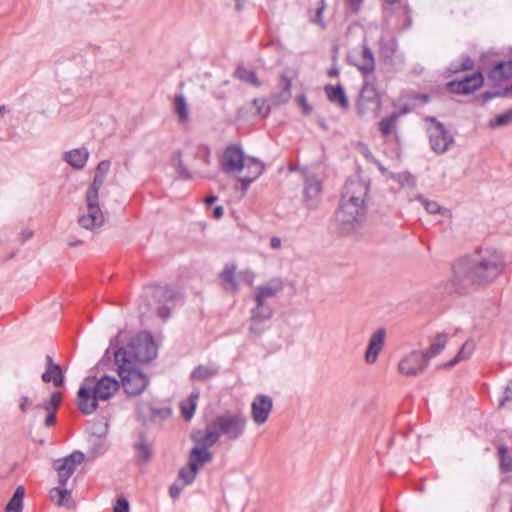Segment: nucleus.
<instances>
[{
    "instance_id": "nucleus-1",
    "label": "nucleus",
    "mask_w": 512,
    "mask_h": 512,
    "mask_svg": "<svg viewBox=\"0 0 512 512\" xmlns=\"http://www.w3.org/2000/svg\"><path fill=\"white\" fill-rule=\"evenodd\" d=\"M506 266L502 251L479 249L453 264V276L444 283V292L448 295H464L477 287L489 285L504 272Z\"/></svg>"
},
{
    "instance_id": "nucleus-2",
    "label": "nucleus",
    "mask_w": 512,
    "mask_h": 512,
    "mask_svg": "<svg viewBox=\"0 0 512 512\" xmlns=\"http://www.w3.org/2000/svg\"><path fill=\"white\" fill-rule=\"evenodd\" d=\"M120 382L109 375L100 379L86 377L77 392V404L79 410L85 414H92L98 408L99 401H107L119 389Z\"/></svg>"
},
{
    "instance_id": "nucleus-3",
    "label": "nucleus",
    "mask_w": 512,
    "mask_h": 512,
    "mask_svg": "<svg viewBox=\"0 0 512 512\" xmlns=\"http://www.w3.org/2000/svg\"><path fill=\"white\" fill-rule=\"evenodd\" d=\"M110 165L109 160L98 163L93 181L86 191L87 214L80 216L78 219L79 225L84 229L93 230L101 227L104 223V215L99 207V190L110 170Z\"/></svg>"
},
{
    "instance_id": "nucleus-4",
    "label": "nucleus",
    "mask_w": 512,
    "mask_h": 512,
    "mask_svg": "<svg viewBox=\"0 0 512 512\" xmlns=\"http://www.w3.org/2000/svg\"><path fill=\"white\" fill-rule=\"evenodd\" d=\"M157 355V348L150 333H141L132 338L125 347H119L114 353L115 363L135 365L148 363Z\"/></svg>"
},
{
    "instance_id": "nucleus-5",
    "label": "nucleus",
    "mask_w": 512,
    "mask_h": 512,
    "mask_svg": "<svg viewBox=\"0 0 512 512\" xmlns=\"http://www.w3.org/2000/svg\"><path fill=\"white\" fill-rule=\"evenodd\" d=\"M246 425L247 419L242 413L227 411L218 415L209 427L217 429L229 440H237L243 435Z\"/></svg>"
},
{
    "instance_id": "nucleus-6",
    "label": "nucleus",
    "mask_w": 512,
    "mask_h": 512,
    "mask_svg": "<svg viewBox=\"0 0 512 512\" xmlns=\"http://www.w3.org/2000/svg\"><path fill=\"white\" fill-rule=\"evenodd\" d=\"M367 210L357 205H349L339 201L335 212V219L344 233H353L359 229L366 220Z\"/></svg>"
},
{
    "instance_id": "nucleus-7",
    "label": "nucleus",
    "mask_w": 512,
    "mask_h": 512,
    "mask_svg": "<svg viewBox=\"0 0 512 512\" xmlns=\"http://www.w3.org/2000/svg\"><path fill=\"white\" fill-rule=\"evenodd\" d=\"M117 365V373L121 378V384L125 393L131 396L141 394L149 383L148 377L135 365L125 363H115Z\"/></svg>"
},
{
    "instance_id": "nucleus-8",
    "label": "nucleus",
    "mask_w": 512,
    "mask_h": 512,
    "mask_svg": "<svg viewBox=\"0 0 512 512\" xmlns=\"http://www.w3.org/2000/svg\"><path fill=\"white\" fill-rule=\"evenodd\" d=\"M426 121L431 123L427 128L431 150L438 155L446 153L455 143L453 135L435 117H427Z\"/></svg>"
},
{
    "instance_id": "nucleus-9",
    "label": "nucleus",
    "mask_w": 512,
    "mask_h": 512,
    "mask_svg": "<svg viewBox=\"0 0 512 512\" xmlns=\"http://www.w3.org/2000/svg\"><path fill=\"white\" fill-rule=\"evenodd\" d=\"M381 106L382 101L375 85L365 79L356 102L357 114L361 117L369 113L377 116Z\"/></svg>"
},
{
    "instance_id": "nucleus-10",
    "label": "nucleus",
    "mask_w": 512,
    "mask_h": 512,
    "mask_svg": "<svg viewBox=\"0 0 512 512\" xmlns=\"http://www.w3.org/2000/svg\"><path fill=\"white\" fill-rule=\"evenodd\" d=\"M369 188V183L360 178L347 179L342 188L340 201L367 210Z\"/></svg>"
},
{
    "instance_id": "nucleus-11",
    "label": "nucleus",
    "mask_w": 512,
    "mask_h": 512,
    "mask_svg": "<svg viewBox=\"0 0 512 512\" xmlns=\"http://www.w3.org/2000/svg\"><path fill=\"white\" fill-rule=\"evenodd\" d=\"M145 295L151 297L157 305V314L160 318L166 320L170 317L171 308L167 303L176 298L177 293L175 291L167 286L154 285L145 289Z\"/></svg>"
},
{
    "instance_id": "nucleus-12",
    "label": "nucleus",
    "mask_w": 512,
    "mask_h": 512,
    "mask_svg": "<svg viewBox=\"0 0 512 512\" xmlns=\"http://www.w3.org/2000/svg\"><path fill=\"white\" fill-rule=\"evenodd\" d=\"M301 173L304 182L303 202L308 209L314 210L321 201L322 183L307 169H304Z\"/></svg>"
},
{
    "instance_id": "nucleus-13",
    "label": "nucleus",
    "mask_w": 512,
    "mask_h": 512,
    "mask_svg": "<svg viewBox=\"0 0 512 512\" xmlns=\"http://www.w3.org/2000/svg\"><path fill=\"white\" fill-rule=\"evenodd\" d=\"M484 82L483 74L476 71L471 75H466L460 80H453L446 84L449 92L458 95L471 94L478 90Z\"/></svg>"
},
{
    "instance_id": "nucleus-14",
    "label": "nucleus",
    "mask_w": 512,
    "mask_h": 512,
    "mask_svg": "<svg viewBox=\"0 0 512 512\" xmlns=\"http://www.w3.org/2000/svg\"><path fill=\"white\" fill-rule=\"evenodd\" d=\"M428 366V361L422 351L413 350L404 356L398 365L399 372L407 376H417L423 373Z\"/></svg>"
},
{
    "instance_id": "nucleus-15",
    "label": "nucleus",
    "mask_w": 512,
    "mask_h": 512,
    "mask_svg": "<svg viewBox=\"0 0 512 512\" xmlns=\"http://www.w3.org/2000/svg\"><path fill=\"white\" fill-rule=\"evenodd\" d=\"M280 87L282 89V92L279 95L271 96L270 99L268 100V103L266 100L261 98H256L253 100L252 104L255 107L257 115L261 117H266L272 106H277L288 101V76L285 73L281 74Z\"/></svg>"
},
{
    "instance_id": "nucleus-16",
    "label": "nucleus",
    "mask_w": 512,
    "mask_h": 512,
    "mask_svg": "<svg viewBox=\"0 0 512 512\" xmlns=\"http://www.w3.org/2000/svg\"><path fill=\"white\" fill-rule=\"evenodd\" d=\"M222 170L225 173L241 171L244 168V155L241 147L229 145L223 152Z\"/></svg>"
},
{
    "instance_id": "nucleus-17",
    "label": "nucleus",
    "mask_w": 512,
    "mask_h": 512,
    "mask_svg": "<svg viewBox=\"0 0 512 512\" xmlns=\"http://www.w3.org/2000/svg\"><path fill=\"white\" fill-rule=\"evenodd\" d=\"M273 408L272 398L257 394L251 404L252 419L257 425L264 424Z\"/></svg>"
},
{
    "instance_id": "nucleus-18",
    "label": "nucleus",
    "mask_w": 512,
    "mask_h": 512,
    "mask_svg": "<svg viewBox=\"0 0 512 512\" xmlns=\"http://www.w3.org/2000/svg\"><path fill=\"white\" fill-rule=\"evenodd\" d=\"M386 330L384 328L377 329L370 337L368 346L365 351V361L373 364L377 361L379 353L385 345Z\"/></svg>"
},
{
    "instance_id": "nucleus-19",
    "label": "nucleus",
    "mask_w": 512,
    "mask_h": 512,
    "mask_svg": "<svg viewBox=\"0 0 512 512\" xmlns=\"http://www.w3.org/2000/svg\"><path fill=\"white\" fill-rule=\"evenodd\" d=\"M212 459L213 454L208 449L195 446L190 450L188 466L199 471L204 464L212 461Z\"/></svg>"
},
{
    "instance_id": "nucleus-20",
    "label": "nucleus",
    "mask_w": 512,
    "mask_h": 512,
    "mask_svg": "<svg viewBox=\"0 0 512 512\" xmlns=\"http://www.w3.org/2000/svg\"><path fill=\"white\" fill-rule=\"evenodd\" d=\"M219 279L226 292H237L239 290V284L236 278V266L233 264H227L222 272L219 274Z\"/></svg>"
},
{
    "instance_id": "nucleus-21",
    "label": "nucleus",
    "mask_w": 512,
    "mask_h": 512,
    "mask_svg": "<svg viewBox=\"0 0 512 512\" xmlns=\"http://www.w3.org/2000/svg\"><path fill=\"white\" fill-rule=\"evenodd\" d=\"M488 77L494 82H503L512 78V60L500 61L488 72Z\"/></svg>"
},
{
    "instance_id": "nucleus-22",
    "label": "nucleus",
    "mask_w": 512,
    "mask_h": 512,
    "mask_svg": "<svg viewBox=\"0 0 512 512\" xmlns=\"http://www.w3.org/2000/svg\"><path fill=\"white\" fill-rule=\"evenodd\" d=\"M89 157V152L86 148L73 149L64 153L63 159L76 169H82Z\"/></svg>"
},
{
    "instance_id": "nucleus-23",
    "label": "nucleus",
    "mask_w": 512,
    "mask_h": 512,
    "mask_svg": "<svg viewBox=\"0 0 512 512\" xmlns=\"http://www.w3.org/2000/svg\"><path fill=\"white\" fill-rule=\"evenodd\" d=\"M324 90L330 102L339 104V106L345 110L349 108L348 98L341 85H326Z\"/></svg>"
},
{
    "instance_id": "nucleus-24",
    "label": "nucleus",
    "mask_w": 512,
    "mask_h": 512,
    "mask_svg": "<svg viewBox=\"0 0 512 512\" xmlns=\"http://www.w3.org/2000/svg\"><path fill=\"white\" fill-rule=\"evenodd\" d=\"M281 289L282 286L279 281H272L267 285L259 286L255 289V302L261 306L267 298L275 296Z\"/></svg>"
},
{
    "instance_id": "nucleus-25",
    "label": "nucleus",
    "mask_w": 512,
    "mask_h": 512,
    "mask_svg": "<svg viewBox=\"0 0 512 512\" xmlns=\"http://www.w3.org/2000/svg\"><path fill=\"white\" fill-rule=\"evenodd\" d=\"M199 395V390H194L186 400L180 403V411L186 421L191 420L194 416Z\"/></svg>"
},
{
    "instance_id": "nucleus-26",
    "label": "nucleus",
    "mask_w": 512,
    "mask_h": 512,
    "mask_svg": "<svg viewBox=\"0 0 512 512\" xmlns=\"http://www.w3.org/2000/svg\"><path fill=\"white\" fill-rule=\"evenodd\" d=\"M218 373V366L198 365L192 370L190 374V379L193 381H206L216 376Z\"/></svg>"
},
{
    "instance_id": "nucleus-27",
    "label": "nucleus",
    "mask_w": 512,
    "mask_h": 512,
    "mask_svg": "<svg viewBox=\"0 0 512 512\" xmlns=\"http://www.w3.org/2000/svg\"><path fill=\"white\" fill-rule=\"evenodd\" d=\"M357 68L363 75L371 74L375 69L374 54L367 45H363L362 47V59L361 62L357 64Z\"/></svg>"
},
{
    "instance_id": "nucleus-28",
    "label": "nucleus",
    "mask_w": 512,
    "mask_h": 512,
    "mask_svg": "<svg viewBox=\"0 0 512 512\" xmlns=\"http://www.w3.org/2000/svg\"><path fill=\"white\" fill-rule=\"evenodd\" d=\"M174 160L176 161L175 167L179 173V176L183 180H190L193 178V174L199 175L200 177H207V175L200 168H195L193 173L189 171V169L184 165L182 161V154L180 151H177L174 154Z\"/></svg>"
},
{
    "instance_id": "nucleus-29",
    "label": "nucleus",
    "mask_w": 512,
    "mask_h": 512,
    "mask_svg": "<svg viewBox=\"0 0 512 512\" xmlns=\"http://www.w3.org/2000/svg\"><path fill=\"white\" fill-rule=\"evenodd\" d=\"M234 77L244 83L260 87L261 82L258 79L255 71L247 69L244 65H238L234 71Z\"/></svg>"
},
{
    "instance_id": "nucleus-30",
    "label": "nucleus",
    "mask_w": 512,
    "mask_h": 512,
    "mask_svg": "<svg viewBox=\"0 0 512 512\" xmlns=\"http://www.w3.org/2000/svg\"><path fill=\"white\" fill-rule=\"evenodd\" d=\"M25 488L18 486L5 506V512H22Z\"/></svg>"
},
{
    "instance_id": "nucleus-31",
    "label": "nucleus",
    "mask_w": 512,
    "mask_h": 512,
    "mask_svg": "<svg viewBox=\"0 0 512 512\" xmlns=\"http://www.w3.org/2000/svg\"><path fill=\"white\" fill-rule=\"evenodd\" d=\"M398 50V42L395 37L381 38L379 41V53L385 60L392 59Z\"/></svg>"
},
{
    "instance_id": "nucleus-32",
    "label": "nucleus",
    "mask_w": 512,
    "mask_h": 512,
    "mask_svg": "<svg viewBox=\"0 0 512 512\" xmlns=\"http://www.w3.org/2000/svg\"><path fill=\"white\" fill-rule=\"evenodd\" d=\"M446 342L447 336L444 333H440L435 337L430 347L425 352H423V355L428 362L431 358L441 353V351L445 348Z\"/></svg>"
},
{
    "instance_id": "nucleus-33",
    "label": "nucleus",
    "mask_w": 512,
    "mask_h": 512,
    "mask_svg": "<svg viewBox=\"0 0 512 512\" xmlns=\"http://www.w3.org/2000/svg\"><path fill=\"white\" fill-rule=\"evenodd\" d=\"M174 110L178 116L180 123H187L189 121V111L186 98L182 94H177L174 97Z\"/></svg>"
},
{
    "instance_id": "nucleus-34",
    "label": "nucleus",
    "mask_w": 512,
    "mask_h": 512,
    "mask_svg": "<svg viewBox=\"0 0 512 512\" xmlns=\"http://www.w3.org/2000/svg\"><path fill=\"white\" fill-rule=\"evenodd\" d=\"M137 457L142 461L150 460L152 456L151 446L143 432L139 433L138 441L135 443Z\"/></svg>"
},
{
    "instance_id": "nucleus-35",
    "label": "nucleus",
    "mask_w": 512,
    "mask_h": 512,
    "mask_svg": "<svg viewBox=\"0 0 512 512\" xmlns=\"http://www.w3.org/2000/svg\"><path fill=\"white\" fill-rule=\"evenodd\" d=\"M326 9V1L319 0L317 3V7L315 10H309V21L313 24L319 26L322 30L327 28V24L323 19V12Z\"/></svg>"
},
{
    "instance_id": "nucleus-36",
    "label": "nucleus",
    "mask_w": 512,
    "mask_h": 512,
    "mask_svg": "<svg viewBox=\"0 0 512 512\" xmlns=\"http://www.w3.org/2000/svg\"><path fill=\"white\" fill-rule=\"evenodd\" d=\"M69 464L62 462L60 459L54 462V468L58 472L59 484L66 486L67 481L74 473V467L68 466Z\"/></svg>"
},
{
    "instance_id": "nucleus-37",
    "label": "nucleus",
    "mask_w": 512,
    "mask_h": 512,
    "mask_svg": "<svg viewBox=\"0 0 512 512\" xmlns=\"http://www.w3.org/2000/svg\"><path fill=\"white\" fill-rule=\"evenodd\" d=\"M61 400H62V394L60 392H53L49 400H46L41 404H37L34 407V410L38 411V410L43 409L47 412H55L56 413L57 409L60 407Z\"/></svg>"
},
{
    "instance_id": "nucleus-38",
    "label": "nucleus",
    "mask_w": 512,
    "mask_h": 512,
    "mask_svg": "<svg viewBox=\"0 0 512 512\" xmlns=\"http://www.w3.org/2000/svg\"><path fill=\"white\" fill-rule=\"evenodd\" d=\"M252 166L254 168V175L240 177L238 180L241 183V188L243 191H246L250 184L255 181L263 172V164L256 159H252Z\"/></svg>"
},
{
    "instance_id": "nucleus-39",
    "label": "nucleus",
    "mask_w": 512,
    "mask_h": 512,
    "mask_svg": "<svg viewBox=\"0 0 512 512\" xmlns=\"http://www.w3.org/2000/svg\"><path fill=\"white\" fill-rule=\"evenodd\" d=\"M511 94H512V84L509 86H506L504 88L494 90V91H486V92L480 94L477 97V99L481 102V104H485L494 98L506 97Z\"/></svg>"
},
{
    "instance_id": "nucleus-40",
    "label": "nucleus",
    "mask_w": 512,
    "mask_h": 512,
    "mask_svg": "<svg viewBox=\"0 0 512 512\" xmlns=\"http://www.w3.org/2000/svg\"><path fill=\"white\" fill-rule=\"evenodd\" d=\"M51 499L58 506H64L67 500L71 497V491L66 488V486H61L59 484L58 487L53 488L50 491Z\"/></svg>"
},
{
    "instance_id": "nucleus-41",
    "label": "nucleus",
    "mask_w": 512,
    "mask_h": 512,
    "mask_svg": "<svg viewBox=\"0 0 512 512\" xmlns=\"http://www.w3.org/2000/svg\"><path fill=\"white\" fill-rule=\"evenodd\" d=\"M272 316V309L266 305V302L262 303L260 306L259 303H256V307L252 309L251 312V321H266L270 319Z\"/></svg>"
},
{
    "instance_id": "nucleus-42",
    "label": "nucleus",
    "mask_w": 512,
    "mask_h": 512,
    "mask_svg": "<svg viewBox=\"0 0 512 512\" xmlns=\"http://www.w3.org/2000/svg\"><path fill=\"white\" fill-rule=\"evenodd\" d=\"M219 437H220V433L218 432V430L215 428H212V429H208L206 431L205 435L201 439H198L195 437L193 439L195 442H197L201 445L200 447H205L207 449L208 447H212L213 445H215L217 443V441L219 440Z\"/></svg>"
},
{
    "instance_id": "nucleus-43",
    "label": "nucleus",
    "mask_w": 512,
    "mask_h": 512,
    "mask_svg": "<svg viewBox=\"0 0 512 512\" xmlns=\"http://www.w3.org/2000/svg\"><path fill=\"white\" fill-rule=\"evenodd\" d=\"M474 68V60L471 59L469 56H463L461 59V62H452L448 68V71L450 73H459L462 71L471 70Z\"/></svg>"
},
{
    "instance_id": "nucleus-44",
    "label": "nucleus",
    "mask_w": 512,
    "mask_h": 512,
    "mask_svg": "<svg viewBox=\"0 0 512 512\" xmlns=\"http://www.w3.org/2000/svg\"><path fill=\"white\" fill-rule=\"evenodd\" d=\"M473 350H474L473 342H469V341L465 342L462 345V347L459 350V352L457 353V355L450 362L447 363V366L448 367H453L454 365H456L460 361L469 358V356L472 354Z\"/></svg>"
},
{
    "instance_id": "nucleus-45",
    "label": "nucleus",
    "mask_w": 512,
    "mask_h": 512,
    "mask_svg": "<svg viewBox=\"0 0 512 512\" xmlns=\"http://www.w3.org/2000/svg\"><path fill=\"white\" fill-rule=\"evenodd\" d=\"M498 455L500 458V469L503 472L512 471V457L509 455L508 448L505 445L498 447Z\"/></svg>"
},
{
    "instance_id": "nucleus-46",
    "label": "nucleus",
    "mask_w": 512,
    "mask_h": 512,
    "mask_svg": "<svg viewBox=\"0 0 512 512\" xmlns=\"http://www.w3.org/2000/svg\"><path fill=\"white\" fill-rule=\"evenodd\" d=\"M397 113H392L390 116L383 118L379 123V130L383 136L391 134L393 127L398 119Z\"/></svg>"
},
{
    "instance_id": "nucleus-47",
    "label": "nucleus",
    "mask_w": 512,
    "mask_h": 512,
    "mask_svg": "<svg viewBox=\"0 0 512 512\" xmlns=\"http://www.w3.org/2000/svg\"><path fill=\"white\" fill-rule=\"evenodd\" d=\"M197 473L198 471L193 467H182L178 472V479L182 480L183 486H187L193 483Z\"/></svg>"
},
{
    "instance_id": "nucleus-48",
    "label": "nucleus",
    "mask_w": 512,
    "mask_h": 512,
    "mask_svg": "<svg viewBox=\"0 0 512 512\" xmlns=\"http://www.w3.org/2000/svg\"><path fill=\"white\" fill-rule=\"evenodd\" d=\"M419 199L423 203L426 211L430 214L438 213L445 216L450 213L448 209L441 207L436 201L427 200L422 197H420Z\"/></svg>"
},
{
    "instance_id": "nucleus-49",
    "label": "nucleus",
    "mask_w": 512,
    "mask_h": 512,
    "mask_svg": "<svg viewBox=\"0 0 512 512\" xmlns=\"http://www.w3.org/2000/svg\"><path fill=\"white\" fill-rule=\"evenodd\" d=\"M46 368L56 371L57 378H55V387H61L64 384V374L59 364L54 363L52 356L46 355Z\"/></svg>"
},
{
    "instance_id": "nucleus-50",
    "label": "nucleus",
    "mask_w": 512,
    "mask_h": 512,
    "mask_svg": "<svg viewBox=\"0 0 512 512\" xmlns=\"http://www.w3.org/2000/svg\"><path fill=\"white\" fill-rule=\"evenodd\" d=\"M510 122H512V108L502 114L497 115L490 122V125L492 127H501L509 124Z\"/></svg>"
},
{
    "instance_id": "nucleus-51",
    "label": "nucleus",
    "mask_w": 512,
    "mask_h": 512,
    "mask_svg": "<svg viewBox=\"0 0 512 512\" xmlns=\"http://www.w3.org/2000/svg\"><path fill=\"white\" fill-rule=\"evenodd\" d=\"M61 461L69 464L68 466L74 467V469L76 470V466L84 461V454L80 451H74Z\"/></svg>"
},
{
    "instance_id": "nucleus-52",
    "label": "nucleus",
    "mask_w": 512,
    "mask_h": 512,
    "mask_svg": "<svg viewBox=\"0 0 512 512\" xmlns=\"http://www.w3.org/2000/svg\"><path fill=\"white\" fill-rule=\"evenodd\" d=\"M195 157L201 160L205 166L210 165V149L207 146H199L195 153Z\"/></svg>"
},
{
    "instance_id": "nucleus-53",
    "label": "nucleus",
    "mask_w": 512,
    "mask_h": 512,
    "mask_svg": "<svg viewBox=\"0 0 512 512\" xmlns=\"http://www.w3.org/2000/svg\"><path fill=\"white\" fill-rule=\"evenodd\" d=\"M297 105L302 109L303 115H309L313 108L308 103L307 97L304 93L299 94L295 99Z\"/></svg>"
},
{
    "instance_id": "nucleus-54",
    "label": "nucleus",
    "mask_w": 512,
    "mask_h": 512,
    "mask_svg": "<svg viewBox=\"0 0 512 512\" xmlns=\"http://www.w3.org/2000/svg\"><path fill=\"white\" fill-rule=\"evenodd\" d=\"M148 409L152 420H155L157 417L165 419L169 417L171 414L170 408H155L152 406H148Z\"/></svg>"
},
{
    "instance_id": "nucleus-55",
    "label": "nucleus",
    "mask_w": 512,
    "mask_h": 512,
    "mask_svg": "<svg viewBox=\"0 0 512 512\" xmlns=\"http://www.w3.org/2000/svg\"><path fill=\"white\" fill-rule=\"evenodd\" d=\"M114 512H130L129 502L125 497H118L116 505L113 508Z\"/></svg>"
},
{
    "instance_id": "nucleus-56",
    "label": "nucleus",
    "mask_w": 512,
    "mask_h": 512,
    "mask_svg": "<svg viewBox=\"0 0 512 512\" xmlns=\"http://www.w3.org/2000/svg\"><path fill=\"white\" fill-rule=\"evenodd\" d=\"M510 401H512V380L509 381V383L505 387L503 396L500 399V406H505V404Z\"/></svg>"
},
{
    "instance_id": "nucleus-57",
    "label": "nucleus",
    "mask_w": 512,
    "mask_h": 512,
    "mask_svg": "<svg viewBox=\"0 0 512 512\" xmlns=\"http://www.w3.org/2000/svg\"><path fill=\"white\" fill-rule=\"evenodd\" d=\"M236 278L238 283L245 282L251 284L254 279V274L249 271H239L238 273H236Z\"/></svg>"
},
{
    "instance_id": "nucleus-58",
    "label": "nucleus",
    "mask_w": 512,
    "mask_h": 512,
    "mask_svg": "<svg viewBox=\"0 0 512 512\" xmlns=\"http://www.w3.org/2000/svg\"><path fill=\"white\" fill-rule=\"evenodd\" d=\"M57 373L53 369L46 368L45 372L42 374L41 379L45 383L53 382L55 385V378H57Z\"/></svg>"
},
{
    "instance_id": "nucleus-59",
    "label": "nucleus",
    "mask_w": 512,
    "mask_h": 512,
    "mask_svg": "<svg viewBox=\"0 0 512 512\" xmlns=\"http://www.w3.org/2000/svg\"><path fill=\"white\" fill-rule=\"evenodd\" d=\"M183 485L179 486L176 483L172 484L169 488V495L172 499H177L182 491Z\"/></svg>"
},
{
    "instance_id": "nucleus-60",
    "label": "nucleus",
    "mask_w": 512,
    "mask_h": 512,
    "mask_svg": "<svg viewBox=\"0 0 512 512\" xmlns=\"http://www.w3.org/2000/svg\"><path fill=\"white\" fill-rule=\"evenodd\" d=\"M336 61H337V57H336V55H334L333 65L327 71V75L329 77H337L339 75V69L337 67Z\"/></svg>"
},
{
    "instance_id": "nucleus-61",
    "label": "nucleus",
    "mask_w": 512,
    "mask_h": 512,
    "mask_svg": "<svg viewBox=\"0 0 512 512\" xmlns=\"http://www.w3.org/2000/svg\"><path fill=\"white\" fill-rule=\"evenodd\" d=\"M262 321H251L250 333L254 335H259L262 332V328L259 326Z\"/></svg>"
},
{
    "instance_id": "nucleus-62",
    "label": "nucleus",
    "mask_w": 512,
    "mask_h": 512,
    "mask_svg": "<svg viewBox=\"0 0 512 512\" xmlns=\"http://www.w3.org/2000/svg\"><path fill=\"white\" fill-rule=\"evenodd\" d=\"M55 423H56V413L48 412V414L45 418V421H44V425L46 427H50V426H53Z\"/></svg>"
},
{
    "instance_id": "nucleus-63",
    "label": "nucleus",
    "mask_w": 512,
    "mask_h": 512,
    "mask_svg": "<svg viewBox=\"0 0 512 512\" xmlns=\"http://www.w3.org/2000/svg\"><path fill=\"white\" fill-rule=\"evenodd\" d=\"M346 2L353 12H358L363 0H346Z\"/></svg>"
},
{
    "instance_id": "nucleus-64",
    "label": "nucleus",
    "mask_w": 512,
    "mask_h": 512,
    "mask_svg": "<svg viewBox=\"0 0 512 512\" xmlns=\"http://www.w3.org/2000/svg\"><path fill=\"white\" fill-rule=\"evenodd\" d=\"M30 404V399L27 396H22L19 403V408L22 413L27 412L28 405Z\"/></svg>"
}]
</instances>
